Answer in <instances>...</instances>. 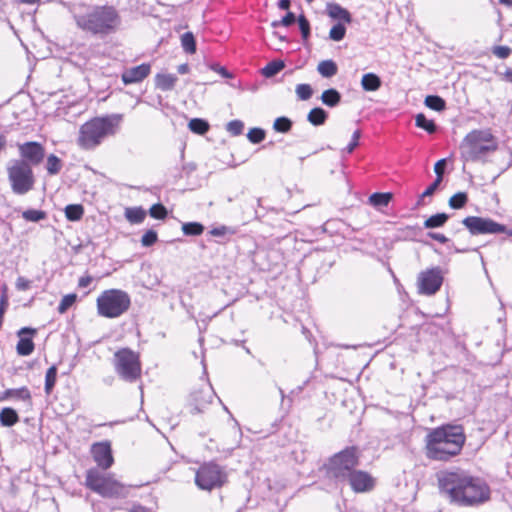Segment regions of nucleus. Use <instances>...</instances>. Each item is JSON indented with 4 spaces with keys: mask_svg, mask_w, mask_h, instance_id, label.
Listing matches in <instances>:
<instances>
[{
    "mask_svg": "<svg viewBox=\"0 0 512 512\" xmlns=\"http://www.w3.org/2000/svg\"><path fill=\"white\" fill-rule=\"evenodd\" d=\"M84 214V208L80 204H70L65 207V216L70 221H78Z\"/></svg>",
    "mask_w": 512,
    "mask_h": 512,
    "instance_id": "2f4dec72",
    "label": "nucleus"
},
{
    "mask_svg": "<svg viewBox=\"0 0 512 512\" xmlns=\"http://www.w3.org/2000/svg\"><path fill=\"white\" fill-rule=\"evenodd\" d=\"M346 34V28L343 23H337L329 32V37L333 41H341Z\"/></svg>",
    "mask_w": 512,
    "mask_h": 512,
    "instance_id": "37998d69",
    "label": "nucleus"
},
{
    "mask_svg": "<svg viewBox=\"0 0 512 512\" xmlns=\"http://www.w3.org/2000/svg\"><path fill=\"white\" fill-rule=\"evenodd\" d=\"M56 380H57V367L55 365H52L46 372V375H45V392L47 395H49L55 384H56Z\"/></svg>",
    "mask_w": 512,
    "mask_h": 512,
    "instance_id": "f704fd0d",
    "label": "nucleus"
},
{
    "mask_svg": "<svg viewBox=\"0 0 512 512\" xmlns=\"http://www.w3.org/2000/svg\"><path fill=\"white\" fill-rule=\"evenodd\" d=\"M278 7L281 10H288L290 7V0H280L278 3Z\"/></svg>",
    "mask_w": 512,
    "mask_h": 512,
    "instance_id": "69168bd1",
    "label": "nucleus"
},
{
    "mask_svg": "<svg viewBox=\"0 0 512 512\" xmlns=\"http://www.w3.org/2000/svg\"><path fill=\"white\" fill-rule=\"evenodd\" d=\"M415 125L421 129H424L429 134H433L437 129L434 121L427 119L426 116L422 113H419L415 116Z\"/></svg>",
    "mask_w": 512,
    "mask_h": 512,
    "instance_id": "7c9ffc66",
    "label": "nucleus"
},
{
    "mask_svg": "<svg viewBox=\"0 0 512 512\" xmlns=\"http://www.w3.org/2000/svg\"><path fill=\"white\" fill-rule=\"evenodd\" d=\"M326 11L329 17L339 20L340 23H350L352 21L350 12L337 3H328Z\"/></svg>",
    "mask_w": 512,
    "mask_h": 512,
    "instance_id": "aec40b11",
    "label": "nucleus"
},
{
    "mask_svg": "<svg viewBox=\"0 0 512 512\" xmlns=\"http://www.w3.org/2000/svg\"><path fill=\"white\" fill-rule=\"evenodd\" d=\"M297 97L302 100H308L313 94L312 87L309 84H298L295 89Z\"/></svg>",
    "mask_w": 512,
    "mask_h": 512,
    "instance_id": "c03bdc74",
    "label": "nucleus"
},
{
    "mask_svg": "<svg viewBox=\"0 0 512 512\" xmlns=\"http://www.w3.org/2000/svg\"><path fill=\"white\" fill-rule=\"evenodd\" d=\"M130 512H152V511H150L149 509H147V508H145L143 506L138 505V506H134L130 510Z\"/></svg>",
    "mask_w": 512,
    "mask_h": 512,
    "instance_id": "774afa93",
    "label": "nucleus"
},
{
    "mask_svg": "<svg viewBox=\"0 0 512 512\" xmlns=\"http://www.w3.org/2000/svg\"><path fill=\"white\" fill-rule=\"evenodd\" d=\"M177 71L180 73V74H186L188 73L189 71V66L188 64H181L178 66L177 68Z\"/></svg>",
    "mask_w": 512,
    "mask_h": 512,
    "instance_id": "338daca9",
    "label": "nucleus"
},
{
    "mask_svg": "<svg viewBox=\"0 0 512 512\" xmlns=\"http://www.w3.org/2000/svg\"><path fill=\"white\" fill-rule=\"evenodd\" d=\"M437 479L440 492L460 505H479L490 498L488 485L463 470L441 472Z\"/></svg>",
    "mask_w": 512,
    "mask_h": 512,
    "instance_id": "f257e3e1",
    "label": "nucleus"
},
{
    "mask_svg": "<svg viewBox=\"0 0 512 512\" xmlns=\"http://www.w3.org/2000/svg\"><path fill=\"white\" fill-rule=\"evenodd\" d=\"M321 101L328 107H335L341 101V94L336 89L330 88L322 93Z\"/></svg>",
    "mask_w": 512,
    "mask_h": 512,
    "instance_id": "a878e982",
    "label": "nucleus"
},
{
    "mask_svg": "<svg viewBox=\"0 0 512 512\" xmlns=\"http://www.w3.org/2000/svg\"><path fill=\"white\" fill-rule=\"evenodd\" d=\"M292 127V121L287 117H278L273 124V128L277 132L286 133Z\"/></svg>",
    "mask_w": 512,
    "mask_h": 512,
    "instance_id": "79ce46f5",
    "label": "nucleus"
},
{
    "mask_svg": "<svg viewBox=\"0 0 512 512\" xmlns=\"http://www.w3.org/2000/svg\"><path fill=\"white\" fill-rule=\"evenodd\" d=\"M150 71L151 65L143 63L141 65L126 69L122 73L121 78L126 85L138 83L144 80L150 74Z\"/></svg>",
    "mask_w": 512,
    "mask_h": 512,
    "instance_id": "a211bd4d",
    "label": "nucleus"
},
{
    "mask_svg": "<svg viewBox=\"0 0 512 512\" xmlns=\"http://www.w3.org/2000/svg\"><path fill=\"white\" fill-rule=\"evenodd\" d=\"M178 78L174 74H157L155 77V85L162 91H170L174 88Z\"/></svg>",
    "mask_w": 512,
    "mask_h": 512,
    "instance_id": "4be33fe9",
    "label": "nucleus"
},
{
    "mask_svg": "<svg viewBox=\"0 0 512 512\" xmlns=\"http://www.w3.org/2000/svg\"><path fill=\"white\" fill-rule=\"evenodd\" d=\"M19 421L17 412L9 407L3 408L0 412V423L2 426L11 427Z\"/></svg>",
    "mask_w": 512,
    "mask_h": 512,
    "instance_id": "b1692460",
    "label": "nucleus"
},
{
    "mask_svg": "<svg viewBox=\"0 0 512 512\" xmlns=\"http://www.w3.org/2000/svg\"><path fill=\"white\" fill-rule=\"evenodd\" d=\"M188 127L192 132L199 135H203L209 130V124L200 118L191 119Z\"/></svg>",
    "mask_w": 512,
    "mask_h": 512,
    "instance_id": "e433bc0d",
    "label": "nucleus"
},
{
    "mask_svg": "<svg viewBox=\"0 0 512 512\" xmlns=\"http://www.w3.org/2000/svg\"><path fill=\"white\" fill-rule=\"evenodd\" d=\"M149 213L155 219H164L167 215V210L162 204H154L150 208Z\"/></svg>",
    "mask_w": 512,
    "mask_h": 512,
    "instance_id": "3c124183",
    "label": "nucleus"
},
{
    "mask_svg": "<svg viewBox=\"0 0 512 512\" xmlns=\"http://www.w3.org/2000/svg\"><path fill=\"white\" fill-rule=\"evenodd\" d=\"M212 236L215 237H222L225 235H234L236 233V230L232 227L221 225L218 227H214L209 232Z\"/></svg>",
    "mask_w": 512,
    "mask_h": 512,
    "instance_id": "09e8293b",
    "label": "nucleus"
},
{
    "mask_svg": "<svg viewBox=\"0 0 512 512\" xmlns=\"http://www.w3.org/2000/svg\"><path fill=\"white\" fill-rule=\"evenodd\" d=\"M226 479L227 475L224 469L214 462L204 463L195 474L197 487L207 491L223 486Z\"/></svg>",
    "mask_w": 512,
    "mask_h": 512,
    "instance_id": "9b49d317",
    "label": "nucleus"
},
{
    "mask_svg": "<svg viewBox=\"0 0 512 512\" xmlns=\"http://www.w3.org/2000/svg\"><path fill=\"white\" fill-rule=\"evenodd\" d=\"M297 20L302 38L306 41L310 36V23L304 15H300Z\"/></svg>",
    "mask_w": 512,
    "mask_h": 512,
    "instance_id": "de8ad7c7",
    "label": "nucleus"
},
{
    "mask_svg": "<svg viewBox=\"0 0 512 512\" xmlns=\"http://www.w3.org/2000/svg\"><path fill=\"white\" fill-rule=\"evenodd\" d=\"M114 368L121 379L132 383L141 376L139 355L129 348H122L114 354Z\"/></svg>",
    "mask_w": 512,
    "mask_h": 512,
    "instance_id": "9d476101",
    "label": "nucleus"
},
{
    "mask_svg": "<svg viewBox=\"0 0 512 512\" xmlns=\"http://www.w3.org/2000/svg\"><path fill=\"white\" fill-rule=\"evenodd\" d=\"M466 441L460 425H442L429 431L426 436V455L429 459L448 461L460 454Z\"/></svg>",
    "mask_w": 512,
    "mask_h": 512,
    "instance_id": "f03ea898",
    "label": "nucleus"
},
{
    "mask_svg": "<svg viewBox=\"0 0 512 512\" xmlns=\"http://www.w3.org/2000/svg\"><path fill=\"white\" fill-rule=\"evenodd\" d=\"M131 305L127 292L120 289L103 291L97 298V311L100 316L117 318L124 314Z\"/></svg>",
    "mask_w": 512,
    "mask_h": 512,
    "instance_id": "1a4fd4ad",
    "label": "nucleus"
},
{
    "mask_svg": "<svg viewBox=\"0 0 512 512\" xmlns=\"http://www.w3.org/2000/svg\"><path fill=\"white\" fill-rule=\"evenodd\" d=\"M211 69L219 73L224 78L233 77V75L225 67L219 66L218 64L212 65Z\"/></svg>",
    "mask_w": 512,
    "mask_h": 512,
    "instance_id": "680f3d73",
    "label": "nucleus"
},
{
    "mask_svg": "<svg viewBox=\"0 0 512 512\" xmlns=\"http://www.w3.org/2000/svg\"><path fill=\"white\" fill-rule=\"evenodd\" d=\"M7 179L11 190L16 195H25L35 185L32 167L24 160L12 159L6 166Z\"/></svg>",
    "mask_w": 512,
    "mask_h": 512,
    "instance_id": "0eeeda50",
    "label": "nucleus"
},
{
    "mask_svg": "<svg viewBox=\"0 0 512 512\" xmlns=\"http://www.w3.org/2000/svg\"><path fill=\"white\" fill-rule=\"evenodd\" d=\"M393 198V194L390 192L386 193H373L368 198V203L378 210H382L387 207Z\"/></svg>",
    "mask_w": 512,
    "mask_h": 512,
    "instance_id": "5701e85b",
    "label": "nucleus"
},
{
    "mask_svg": "<svg viewBox=\"0 0 512 512\" xmlns=\"http://www.w3.org/2000/svg\"><path fill=\"white\" fill-rule=\"evenodd\" d=\"M22 217L29 222H39L46 218V213L42 210L28 209L22 213Z\"/></svg>",
    "mask_w": 512,
    "mask_h": 512,
    "instance_id": "a19ab883",
    "label": "nucleus"
},
{
    "mask_svg": "<svg viewBox=\"0 0 512 512\" xmlns=\"http://www.w3.org/2000/svg\"><path fill=\"white\" fill-rule=\"evenodd\" d=\"M296 20L294 13L288 12L280 21L272 22L273 27H278L280 25L288 27L292 25Z\"/></svg>",
    "mask_w": 512,
    "mask_h": 512,
    "instance_id": "864d4df0",
    "label": "nucleus"
},
{
    "mask_svg": "<svg viewBox=\"0 0 512 512\" xmlns=\"http://www.w3.org/2000/svg\"><path fill=\"white\" fill-rule=\"evenodd\" d=\"M2 295L0 297V317H3V314L8 307V296H7V286L4 285L2 288Z\"/></svg>",
    "mask_w": 512,
    "mask_h": 512,
    "instance_id": "4d7b16f0",
    "label": "nucleus"
},
{
    "mask_svg": "<svg viewBox=\"0 0 512 512\" xmlns=\"http://www.w3.org/2000/svg\"><path fill=\"white\" fill-rule=\"evenodd\" d=\"M121 119V115L112 114L87 121L79 129L78 146L84 150L95 149L106 137L116 133Z\"/></svg>",
    "mask_w": 512,
    "mask_h": 512,
    "instance_id": "20e7f679",
    "label": "nucleus"
},
{
    "mask_svg": "<svg viewBox=\"0 0 512 512\" xmlns=\"http://www.w3.org/2000/svg\"><path fill=\"white\" fill-rule=\"evenodd\" d=\"M18 150L21 156L19 160L26 161L30 167L39 165L45 157L44 147L35 141L19 144Z\"/></svg>",
    "mask_w": 512,
    "mask_h": 512,
    "instance_id": "4468645a",
    "label": "nucleus"
},
{
    "mask_svg": "<svg viewBox=\"0 0 512 512\" xmlns=\"http://www.w3.org/2000/svg\"><path fill=\"white\" fill-rule=\"evenodd\" d=\"M317 71L325 78H331L337 74L338 67L332 60H323L317 66Z\"/></svg>",
    "mask_w": 512,
    "mask_h": 512,
    "instance_id": "bb28decb",
    "label": "nucleus"
},
{
    "mask_svg": "<svg viewBox=\"0 0 512 512\" xmlns=\"http://www.w3.org/2000/svg\"><path fill=\"white\" fill-rule=\"evenodd\" d=\"M442 282L443 276L439 267L423 271L418 276L419 293L433 295L440 289Z\"/></svg>",
    "mask_w": 512,
    "mask_h": 512,
    "instance_id": "ddd939ff",
    "label": "nucleus"
},
{
    "mask_svg": "<svg viewBox=\"0 0 512 512\" xmlns=\"http://www.w3.org/2000/svg\"><path fill=\"white\" fill-rule=\"evenodd\" d=\"M284 67L285 63L282 60H274L262 68L261 73L264 77L271 78L278 74Z\"/></svg>",
    "mask_w": 512,
    "mask_h": 512,
    "instance_id": "c85d7f7f",
    "label": "nucleus"
},
{
    "mask_svg": "<svg viewBox=\"0 0 512 512\" xmlns=\"http://www.w3.org/2000/svg\"><path fill=\"white\" fill-rule=\"evenodd\" d=\"M15 285L18 290L25 291L31 287V281L24 277H18Z\"/></svg>",
    "mask_w": 512,
    "mask_h": 512,
    "instance_id": "052dcab7",
    "label": "nucleus"
},
{
    "mask_svg": "<svg viewBox=\"0 0 512 512\" xmlns=\"http://www.w3.org/2000/svg\"><path fill=\"white\" fill-rule=\"evenodd\" d=\"M382 81L375 73H366L362 76L361 87L366 92L377 91L381 87Z\"/></svg>",
    "mask_w": 512,
    "mask_h": 512,
    "instance_id": "412c9836",
    "label": "nucleus"
},
{
    "mask_svg": "<svg viewBox=\"0 0 512 512\" xmlns=\"http://www.w3.org/2000/svg\"><path fill=\"white\" fill-rule=\"evenodd\" d=\"M352 490L356 493H364L373 489L375 481L373 477L362 470H356L355 468L347 477Z\"/></svg>",
    "mask_w": 512,
    "mask_h": 512,
    "instance_id": "2eb2a0df",
    "label": "nucleus"
},
{
    "mask_svg": "<svg viewBox=\"0 0 512 512\" xmlns=\"http://www.w3.org/2000/svg\"><path fill=\"white\" fill-rule=\"evenodd\" d=\"M158 235L154 230H148L141 238V244L144 247H150L157 242Z\"/></svg>",
    "mask_w": 512,
    "mask_h": 512,
    "instance_id": "8fccbe9b",
    "label": "nucleus"
},
{
    "mask_svg": "<svg viewBox=\"0 0 512 512\" xmlns=\"http://www.w3.org/2000/svg\"><path fill=\"white\" fill-rule=\"evenodd\" d=\"M266 133L261 128H252L247 134L248 140L253 144H258L265 139Z\"/></svg>",
    "mask_w": 512,
    "mask_h": 512,
    "instance_id": "a18cd8bd",
    "label": "nucleus"
},
{
    "mask_svg": "<svg viewBox=\"0 0 512 512\" xmlns=\"http://www.w3.org/2000/svg\"><path fill=\"white\" fill-rule=\"evenodd\" d=\"M182 231L187 236H198L204 231V226L198 222H187L182 225Z\"/></svg>",
    "mask_w": 512,
    "mask_h": 512,
    "instance_id": "4c0bfd02",
    "label": "nucleus"
},
{
    "mask_svg": "<svg viewBox=\"0 0 512 512\" xmlns=\"http://www.w3.org/2000/svg\"><path fill=\"white\" fill-rule=\"evenodd\" d=\"M4 398H14V399H20L23 401H30L31 394H30V391L26 387H22L19 389H7L4 392Z\"/></svg>",
    "mask_w": 512,
    "mask_h": 512,
    "instance_id": "473e14b6",
    "label": "nucleus"
},
{
    "mask_svg": "<svg viewBox=\"0 0 512 512\" xmlns=\"http://www.w3.org/2000/svg\"><path fill=\"white\" fill-rule=\"evenodd\" d=\"M181 44L183 49L188 53H195L196 43L191 32H186L181 36Z\"/></svg>",
    "mask_w": 512,
    "mask_h": 512,
    "instance_id": "ea45409f",
    "label": "nucleus"
},
{
    "mask_svg": "<svg viewBox=\"0 0 512 512\" xmlns=\"http://www.w3.org/2000/svg\"><path fill=\"white\" fill-rule=\"evenodd\" d=\"M85 485L92 491L106 498H124L128 495V488L118 482L110 474H102L92 468L86 472Z\"/></svg>",
    "mask_w": 512,
    "mask_h": 512,
    "instance_id": "423d86ee",
    "label": "nucleus"
},
{
    "mask_svg": "<svg viewBox=\"0 0 512 512\" xmlns=\"http://www.w3.org/2000/svg\"><path fill=\"white\" fill-rule=\"evenodd\" d=\"M448 219L449 216L446 213H437L425 220L424 227L427 229L442 227Z\"/></svg>",
    "mask_w": 512,
    "mask_h": 512,
    "instance_id": "c756f323",
    "label": "nucleus"
},
{
    "mask_svg": "<svg viewBox=\"0 0 512 512\" xmlns=\"http://www.w3.org/2000/svg\"><path fill=\"white\" fill-rule=\"evenodd\" d=\"M126 219L133 224H140L146 217V212L141 207H131L125 210Z\"/></svg>",
    "mask_w": 512,
    "mask_h": 512,
    "instance_id": "cd10ccee",
    "label": "nucleus"
},
{
    "mask_svg": "<svg viewBox=\"0 0 512 512\" xmlns=\"http://www.w3.org/2000/svg\"><path fill=\"white\" fill-rule=\"evenodd\" d=\"M511 48L508 46H495L492 50L493 54L499 59H506L511 54Z\"/></svg>",
    "mask_w": 512,
    "mask_h": 512,
    "instance_id": "5fc2aeb1",
    "label": "nucleus"
},
{
    "mask_svg": "<svg viewBox=\"0 0 512 512\" xmlns=\"http://www.w3.org/2000/svg\"><path fill=\"white\" fill-rule=\"evenodd\" d=\"M214 392L211 386H204L203 388L194 391L190 398L191 413H201L211 403Z\"/></svg>",
    "mask_w": 512,
    "mask_h": 512,
    "instance_id": "f3484780",
    "label": "nucleus"
},
{
    "mask_svg": "<svg viewBox=\"0 0 512 512\" xmlns=\"http://www.w3.org/2000/svg\"><path fill=\"white\" fill-rule=\"evenodd\" d=\"M91 282H92V277L85 276V277H81L79 279L78 285H79V287L86 288L91 284Z\"/></svg>",
    "mask_w": 512,
    "mask_h": 512,
    "instance_id": "0e129e2a",
    "label": "nucleus"
},
{
    "mask_svg": "<svg viewBox=\"0 0 512 512\" xmlns=\"http://www.w3.org/2000/svg\"><path fill=\"white\" fill-rule=\"evenodd\" d=\"M62 169V161L54 154L47 157L46 170L50 175L58 174Z\"/></svg>",
    "mask_w": 512,
    "mask_h": 512,
    "instance_id": "c9c22d12",
    "label": "nucleus"
},
{
    "mask_svg": "<svg viewBox=\"0 0 512 512\" xmlns=\"http://www.w3.org/2000/svg\"><path fill=\"white\" fill-rule=\"evenodd\" d=\"M244 124L240 120H232L227 124V131L234 136L242 134Z\"/></svg>",
    "mask_w": 512,
    "mask_h": 512,
    "instance_id": "603ef678",
    "label": "nucleus"
},
{
    "mask_svg": "<svg viewBox=\"0 0 512 512\" xmlns=\"http://www.w3.org/2000/svg\"><path fill=\"white\" fill-rule=\"evenodd\" d=\"M34 333H36V330L29 327L21 328L18 331V336L20 337V339L17 343L16 350L19 355L28 356L34 351V343L32 341V338L23 336L24 334Z\"/></svg>",
    "mask_w": 512,
    "mask_h": 512,
    "instance_id": "6ab92c4d",
    "label": "nucleus"
},
{
    "mask_svg": "<svg viewBox=\"0 0 512 512\" xmlns=\"http://www.w3.org/2000/svg\"><path fill=\"white\" fill-rule=\"evenodd\" d=\"M425 105L435 111H443L446 108V102L437 95H428L424 101Z\"/></svg>",
    "mask_w": 512,
    "mask_h": 512,
    "instance_id": "72a5a7b5",
    "label": "nucleus"
},
{
    "mask_svg": "<svg viewBox=\"0 0 512 512\" xmlns=\"http://www.w3.org/2000/svg\"><path fill=\"white\" fill-rule=\"evenodd\" d=\"M427 235L431 239L436 240L440 243H447L449 241L448 238L444 234H441V233L429 232Z\"/></svg>",
    "mask_w": 512,
    "mask_h": 512,
    "instance_id": "e2e57ef3",
    "label": "nucleus"
},
{
    "mask_svg": "<svg viewBox=\"0 0 512 512\" xmlns=\"http://www.w3.org/2000/svg\"><path fill=\"white\" fill-rule=\"evenodd\" d=\"M327 117L328 114L323 108L316 107L310 110L307 115V120L314 126H320L325 123Z\"/></svg>",
    "mask_w": 512,
    "mask_h": 512,
    "instance_id": "393cba45",
    "label": "nucleus"
},
{
    "mask_svg": "<svg viewBox=\"0 0 512 512\" xmlns=\"http://www.w3.org/2000/svg\"><path fill=\"white\" fill-rule=\"evenodd\" d=\"M359 464V456L356 448H346L332 457L325 463L324 468L329 478L338 482L347 481V477Z\"/></svg>",
    "mask_w": 512,
    "mask_h": 512,
    "instance_id": "6e6552de",
    "label": "nucleus"
},
{
    "mask_svg": "<svg viewBox=\"0 0 512 512\" xmlns=\"http://www.w3.org/2000/svg\"><path fill=\"white\" fill-rule=\"evenodd\" d=\"M74 20L81 30L101 36L115 32L121 23L118 12L112 6H98L86 14L74 13Z\"/></svg>",
    "mask_w": 512,
    "mask_h": 512,
    "instance_id": "7ed1b4c3",
    "label": "nucleus"
},
{
    "mask_svg": "<svg viewBox=\"0 0 512 512\" xmlns=\"http://www.w3.org/2000/svg\"><path fill=\"white\" fill-rule=\"evenodd\" d=\"M77 296L76 294H67L62 299L58 306V312L60 314L65 313L75 302Z\"/></svg>",
    "mask_w": 512,
    "mask_h": 512,
    "instance_id": "49530a36",
    "label": "nucleus"
},
{
    "mask_svg": "<svg viewBox=\"0 0 512 512\" xmlns=\"http://www.w3.org/2000/svg\"><path fill=\"white\" fill-rule=\"evenodd\" d=\"M463 225L472 235L497 234L506 231V226L490 218L468 216L463 219Z\"/></svg>",
    "mask_w": 512,
    "mask_h": 512,
    "instance_id": "f8f14e48",
    "label": "nucleus"
},
{
    "mask_svg": "<svg viewBox=\"0 0 512 512\" xmlns=\"http://www.w3.org/2000/svg\"><path fill=\"white\" fill-rule=\"evenodd\" d=\"M91 454L97 465L106 470L114 462L110 442L102 441L94 443L91 447Z\"/></svg>",
    "mask_w": 512,
    "mask_h": 512,
    "instance_id": "dca6fc26",
    "label": "nucleus"
},
{
    "mask_svg": "<svg viewBox=\"0 0 512 512\" xmlns=\"http://www.w3.org/2000/svg\"><path fill=\"white\" fill-rule=\"evenodd\" d=\"M467 201V194L465 192H458L449 199V206L452 209H461L466 205Z\"/></svg>",
    "mask_w": 512,
    "mask_h": 512,
    "instance_id": "58836bf2",
    "label": "nucleus"
},
{
    "mask_svg": "<svg viewBox=\"0 0 512 512\" xmlns=\"http://www.w3.org/2000/svg\"><path fill=\"white\" fill-rule=\"evenodd\" d=\"M360 136H361L360 130L354 131V133L352 134V139H351L350 143L347 145V147L344 149V151H346L349 154L352 153L354 151V149L359 144Z\"/></svg>",
    "mask_w": 512,
    "mask_h": 512,
    "instance_id": "6e6d98bb",
    "label": "nucleus"
},
{
    "mask_svg": "<svg viewBox=\"0 0 512 512\" xmlns=\"http://www.w3.org/2000/svg\"><path fill=\"white\" fill-rule=\"evenodd\" d=\"M446 166V159H441L436 162L434 165V172L436 173V179H440L442 181L443 179V173Z\"/></svg>",
    "mask_w": 512,
    "mask_h": 512,
    "instance_id": "13d9d810",
    "label": "nucleus"
},
{
    "mask_svg": "<svg viewBox=\"0 0 512 512\" xmlns=\"http://www.w3.org/2000/svg\"><path fill=\"white\" fill-rule=\"evenodd\" d=\"M441 182L442 181H440V179H435L434 182L432 184H430L426 188V190L422 193L421 198L432 196L434 194V192L437 190V188L439 187Z\"/></svg>",
    "mask_w": 512,
    "mask_h": 512,
    "instance_id": "bf43d9fd",
    "label": "nucleus"
},
{
    "mask_svg": "<svg viewBox=\"0 0 512 512\" xmlns=\"http://www.w3.org/2000/svg\"><path fill=\"white\" fill-rule=\"evenodd\" d=\"M498 145L489 130H473L468 133L461 145V156L464 161H480L494 152Z\"/></svg>",
    "mask_w": 512,
    "mask_h": 512,
    "instance_id": "39448f33",
    "label": "nucleus"
}]
</instances>
